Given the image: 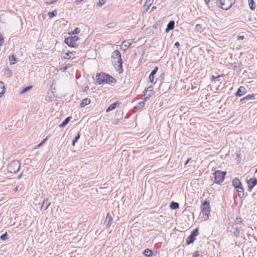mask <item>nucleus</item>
<instances>
[{
	"label": "nucleus",
	"instance_id": "obj_1",
	"mask_svg": "<svg viewBox=\"0 0 257 257\" xmlns=\"http://www.w3.org/2000/svg\"><path fill=\"white\" fill-rule=\"evenodd\" d=\"M112 63L115 68L116 71L119 74L122 73L123 70L122 67V60L119 51L117 50H114L111 55Z\"/></svg>",
	"mask_w": 257,
	"mask_h": 257
},
{
	"label": "nucleus",
	"instance_id": "obj_2",
	"mask_svg": "<svg viewBox=\"0 0 257 257\" xmlns=\"http://www.w3.org/2000/svg\"><path fill=\"white\" fill-rule=\"evenodd\" d=\"M96 81L98 84H109L113 85L116 82L115 78L104 72L96 74Z\"/></svg>",
	"mask_w": 257,
	"mask_h": 257
},
{
	"label": "nucleus",
	"instance_id": "obj_3",
	"mask_svg": "<svg viewBox=\"0 0 257 257\" xmlns=\"http://www.w3.org/2000/svg\"><path fill=\"white\" fill-rule=\"evenodd\" d=\"M236 0H216V6L225 11L229 10L235 3Z\"/></svg>",
	"mask_w": 257,
	"mask_h": 257
},
{
	"label": "nucleus",
	"instance_id": "obj_4",
	"mask_svg": "<svg viewBox=\"0 0 257 257\" xmlns=\"http://www.w3.org/2000/svg\"><path fill=\"white\" fill-rule=\"evenodd\" d=\"M226 172L216 170L212 173L214 177V183L217 184H220L224 180Z\"/></svg>",
	"mask_w": 257,
	"mask_h": 257
},
{
	"label": "nucleus",
	"instance_id": "obj_5",
	"mask_svg": "<svg viewBox=\"0 0 257 257\" xmlns=\"http://www.w3.org/2000/svg\"><path fill=\"white\" fill-rule=\"evenodd\" d=\"M21 163L19 161L14 160L10 163L8 166V172L11 173H16L19 171L21 167Z\"/></svg>",
	"mask_w": 257,
	"mask_h": 257
},
{
	"label": "nucleus",
	"instance_id": "obj_6",
	"mask_svg": "<svg viewBox=\"0 0 257 257\" xmlns=\"http://www.w3.org/2000/svg\"><path fill=\"white\" fill-rule=\"evenodd\" d=\"M79 38L77 36L69 37L65 39L64 42L69 47L76 48L78 45L76 43Z\"/></svg>",
	"mask_w": 257,
	"mask_h": 257
},
{
	"label": "nucleus",
	"instance_id": "obj_7",
	"mask_svg": "<svg viewBox=\"0 0 257 257\" xmlns=\"http://www.w3.org/2000/svg\"><path fill=\"white\" fill-rule=\"evenodd\" d=\"M201 209L203 215L207 218L210 212V206L209 201L205 200L202 203Z\"/></svg>",
	"mask_w": 257,
	"mask_h": 257
},
{
	"label": "nucleus",
	"instance_id": "obj_8",
	"mask_svg": "<svg viewBox=\"0 0 257 257\" xmlns=\"http://www.w3.org/2000/svg\"><path fill=\"white\" fill-rule=\"evenodd\" d=\"M198 235V229L195 228L193 229L190 234L187 237L186 240L187 245H189L193 243L196 239V237Z\"/></svg>",
	"mask_w": 257,
	"mask_h": 257
},
{
	"label": "nucleus",
	"instance_id": "obj_9",
	"mask_svg": "<svg viewBox=\"0 0 257 257\" xmlns=\"http://www.w3.org/2000/svg\"><path fill=\"white\" fill-rule=\"evenodd\" d=\"M247 184V191L251 192L252 188L257 184V179L255 177L250 178L246 181Z\"/></svg>",
	"mask_w": 257,
	"mask_h": 257
},
{
	"label": "nucleus",
	"instance_id": "obj_10",
	"mask_svg": "<svg viewBox=\"0 0 257 257\" xmlns=\"http://www.w3.org/2000/svg\"><path fill=\"white\" fill-rule=\"evenodd\" d=\"M147 92L149 93L147 94V96L144 98V101H146L147 99H149L154 94V92L153 91V86H149L144 90V93H147Z\"/></svg>",
	"mask_w": 257,
	"mask_h": 257
},
{
	"label": "nucleus",
	"instance_id": "obj_11",
	"mask_svg": "<svg viewBox=\"0 0 257 257\" xmlns=\"http://www.w3.org/2000/svg\"><path fill=\"white\" fill-rule=\"evenodd\" d=\"M112 221H113L112 217L111 216V215L109 213H107L106 218H105V221H104V224H106V227L107 228L110 227V226H111V225L112 223Z\"/></svg>",
	"mask_w": 257,
	"mask_h": 257
},
{
	"label": "nucleus",
	"instance_id": "obj_12",
	"mask_svg": "<svg viewBox=\"0 0 257 257\" xmlns=\"http://www.w3.org/2000/svg\"><path fill=\"white\" fill-rule=\"evenodd\" d=\"M121 102L119 101H116L114 103H111L106 109V112H108L115 109L117 107L119 106L121 104Z\"/></svg>",
	"mask_w": 257,
	"mask_h": 257
},
{
	"label": "nucleus",
	"instance_id": "obj_13",
	"mask_svg": "<svg viewBox=\"0 0 257 257\" xmlns=\"http://www.w3.org/2000/svg\"><path fill=\"white\" fill-rule=\"evenodd\" d=\"M256 95L257 94H248L246 96L241 98L240 101L242 103H245L248 100L254 99Z\"/></svg>",
	"mask_w": 257,
	"mask_h": 257
},
{
	"label": "nucleus",
	"instance_id": "obj_14",
	"mask_svg": "<svg viewBox=\"0 0 257 257\" xmlns=\"http://www.w3.org/2000/svg\"><path fill=\"white\" fill-rule=\"evenodd\" d=\"M245 88L243 86H240L236 93H235V95L237 97H241L243 96L244 94H245L246 93V91L245 90Z\"/></svg>",
	"mask_w": 257,
	"mask_h": 257
},
{
	"label": "nucleus",
	"instance_id": "obj_15",
	"mask_svg": "<svg viewBox=\"0 0 257 257\" xmlns=\"http://www.w3.org/2000/svg\"><path fill=\"white\" fill-rule=\"evenodd\" d=\"M235 189L237 192L238 197L239 198H243L244 196V190L242 184H241L240 186L236 187Z\"/></svg>",
	"mask_w": 257,
	"mask_h": 257
},
{
	"label": "nucleus",
	"instance_id": "obj_16",
	"mask_svg": "<svg viewBox=\"0 0 257 257\" xmlns=\"http://www.w3.org/2000/svg\"><path fill=\"white\" fill-rule=\"evenodd\" d=\"M145 106L144 101H140L138 104L134 106L133 109V112L136 113L138 110L142 109Z\"/></svg>",
	"mask_w": 257,
	"mask_h": 257
},
{
	"label": "nucleus",
	"instance_id": "obj_17",
	"mask_svg": "<svg viewBox=\"0 0 257 257\" xmlns=\"http://www.w3.org/2000/svg\"><path fill=\"white\" fill-rule=\"evenodd\" d=\"M175 24L174 21H170L167 25L165 30V32L168 33L170 31L173 30L175 27Z\"/></svg>",
	"mask_w": 257,
	"mask_h": 257
},
{
	"label": "nucleus",
	"instance_id": "obj_18",
	"mask_svg": "<svg viewBox=\"0 0 257 257\" xmlns=\"http://www.w3.org/2000/svg\"><path fill=\"white\" fill-rule=\"evenodd\" d=\"M90 102L91 100L89 98H85L82 100L80 104V107L81 108L84 107L87 105L90 104Z\"/></svg>",
	"mask_w": 257,
	"mask_h": 257
},
{
	"label": "nucleus",
	"instance_id": "obj_19",
	"mask_svg": "<svg viewBox=\"0 0 257 257\" xmlns=\"http://www.w3.org/2000/svg\"><path fill=\"white\" fill-rule=\"evenodd\" d=\"M241 184V183L238 178H235L232 179V185L233 186V187L234 188H235L236 187H237L238 186H240Z\"/></svg>",
	"mask_w": 257,
	"mask_h": 257
},
{
	"label": "nucleus",
	"instance_id": "obj_20",
	"mask_svg": "<svg viewBox=\"0 0 257 257\" xmlns=\"http://www.w3.org/2000/svg\"><path fill=\"white\" fill-rule=\"evenodd\" d=\"M154 0H146L145 4L143 6L144 9L147 12L149 7L151 6L153 3Z\"/></svg>",
	"mask_w": 257,
	"mask_h": 257
},
{
	"label": "nucleus",
	"instance_id": "obj_21",
	"mask_svg": "<svg viewBox=\"0 0 257 257\" xmlns=\"http://www.w3.org/2000/svg\"><path fill=\"white\" fill-rule=\"evenodd\" d=\"M72 118L71 116H68L66 117L59 125L60 127H64L69 122L70 119Z\"/></svg>",
	"mask_w": 257,
	"mask_h": 257
},
{
	"label": "nucleus",
	"instance_id": "obj_22",
	"mask_svg": "<svg viewBox=\"0 0 257 257\" xmlns=\"http://www.w3.org/2000/svg\"><path fill=\"white\" fill-rule=\"evenodd\" d=\"M5 93V86L4 83L2 81H0V98Z\"/></svg>",
	"mask_w": 257,
	"mask_h": 257
},
{
	"label": "nucleus",
	"instance_id": "obj_23",
	"mask_svg": "<svg viewBox=\"0 0 257 257\" xmlns=\"http://www.w3.org/2000/svg\"><path fill=\"white\" fill-rule=\"evenodd\" d=\"M170 208L172 210H175L179 208V204L177 202L172 201L170 204Z\"/></svg>",
	"mask_w": 257,
	"mask_h": 257
},
{
	"label": "nucleus",
	"instance_id": "obj_24",
	"mask_svg": "<svg viewBox=\"0 0 257 257\" xmlns=\"http://www.w3.org/2000/svg\"><path fill=\"white\" fill-rule=\"evenodd\" d=\"M143 254L147 257H151L153 254V251L149 248H146L143 251Z\"/></svg>",
	"mask_w": 257,
	"mask_h": 257
},
{
	"label": "nucleus",
	"instance_id": "obj_25",
	"mask_svg": "<svg viewBox=\"0 0 257 257\" xmlns=\"http://www.w3.org/2000/svg\"><path fill=\"white\" fill-rule=\"evenodd\" d=\"M9 61L11 65L15 64L18 61L15 55H12L9 57Z\"/></svg>",
	"mask_w": 257,
	"mask_h": 257
},
{
	"label": "nucleus",
	"instance_id": "obj_26",
	"mask_svg": "<svg viewBox=\"0 0 257 257\" xmlns=\"http://www.w3.org/2000/svg\"><path fill=\"white\" fill-rule=\"evenodd\" d=\"M248 5L249 7V8L251 10L253 11L255 10L256 8V6L255 4V3L253 0H249L248 1Z\"/></svg>",
	"mask_w": 257,
	"mask_h": 257
},
{
	"label": "nucleus",
	"instance_id": "obj_27",
	"mask_svg": "<svg viewBox=\"0 0 257 257\" xmlns=\"http://www.w3.org/2000/svg\"><path fill=\"white\" fill-rule=\"evenodd\" d=\"M192 257H203V252L201 251L196 250L193 253Z\"/></svg>",
	"mask_w": 257,
	"mask_h": 257
},
{
	"label": "nucleus",
	"instance_id": "obj_28",
	"mask_svg": "<svg viewBox=\"0 0 257 257\" xmlns=\"http://www.w3.org/2000/svg\"><path fill=\"white\" fill-rule=\"evenodd\" d=\"M74 53H75V52L74 51L68 52L65 53V56L64 57V58L67 59H73L74 58V57H72L70 55L74 54Z\"/></svg>",
	"mask_w": 257,
	"mask_h": 257
},
{
	"label": "nucleus",
	"instance_id": "obj_29",
	"mask_svg": "<svg viewBox=\"0 0 257 257\" xmlns=\"http://www.w3.org/2000/svg\"><path fill=\"white\" fill-rule=\"evenodd\" d=\"M81 134L80 132H78L77 135L75 137L74 139L72 141V145L75 146V144L78 142V140L80 138Z\"/></svg>",
	"mask_w": 257,
	"mask_h": 257
},
{
	"label": "nucleus",
	"instance_id": "obj_30",
	"mask_svg": "<svg viewBox=\"0 0 257 257\" xmlns=\"http://www.w3.org/2000/svg\"><path fill=\"white\" fill-rule=\"evenodd\" d=\"M57 14V10H54L51 12H49L48 13V16L50 18H52L55 17Z\"/></svg>",
	"mask_w": 257,
	"mask_h": 257
},
{
	"label": "nucleus",
	"instance_id": "obj_31",
	"mask_svg": "<svg viewBox=\"0 0 257 257\" xmlns=\"http://www.w3.org/2000/svg\"><path fill=\"white\" fill-rule=\"evenodd\" d=\"M32 87H33V86L31 85L26 86V87H25L24 89H23L22 90V91L20 92V94H22L26 93L28 91L31 90L32 88Z\"/></svg>",
	"mask_w": 257,
	"mask_h": 257
},
{
	"label": "nucleus",
	"instance_id": "obj_32",
	"mask_svg": "<svg viewBox=\"0 0 257 257\" xmlns=\"http://www.w3.org/2000/svg\"><path fill=\"white\" fill-rule=\"evenodd\" d=\"M123 120L121 118H116L114 120L113 124L114 125H117L119 123H123Z\"/></svg>",
	"mask_w": 257,
	"mask_h": 257
},
{
	"label": "nucleus",
	"instance_id": "obj_33",
	"mask_svg": "<svg viewBox=\"0 0 257 257\" xmlns=\"http://www.w3.org/2000/svg\"><path fill=\"white\" fill-rule=\"evenodd\" d=\"M80 29L78 27L76 28L72 32L69 33V34L74 35L79 34L80 32Z\"/></svg>",
	"mask_w": 257,
	"mask_h": 257
},
{
	"label": "nucleus",
	"instance_id": "obj_34",
	"mask_svg": "<svg viewBox=\"0 0 257 257\" xmlns=\"http://www.w3.org/2000/svg\"><path fill=\"white\" fill-rule=\"evenodd\" d=\"M0 238L2 240H6L8 239V234L7 232L1 235Z\"/></svg>",
	"mask_w": 257,
	"mask_h": 257
},
{
	"label": "nucleus",
	"instance_id": "obj_35",
	"mask_svg": "<svg viewBox=\"0 0 257 257\" xmlns=\"http://www.w3.org/2000/svg\"><path fill=\"white\" fill-rule=\"evenodd\" d=\"M122 44L126 48V49H128L131 47L132 44L126 41H124L122 42Z\"/></svg>",
	"mask_w": 257,
	"mask_h": 257
},
{
	"label": "nucleus",
	"instance_id": "obj_36",
	"mask_svg": "<svg viewBox=\"0 0 257 257\" xmlns=\"http://www.w3.org/2000/svg\"><path fill=\"white\" fill-rule=\"evenodd\" d=\"M70 66L68 65L67 64L65 65V66H61L59 69L62 71V72L65 71L68 67H69Z\"/></svg>",
	"mask_w": 257,
	"mask_h": 257
},
{
	"label": "nucleus",
	"instance_id": "obj_37",
	"mask_svg": "<svg viewBox=\"0 0 257 257\" xmlns=\"http://www.w3.org/2000/svg\"><path fill=\"white\" fill-rule=\"evenodd\" d=\"M116 26V24L114 22L109 23L106 25V27L108 29L114 28Z\"/></svg>",
	"mask_w": 257,
	"mask_h": 257
},
{
	"label": "nucleus",
	"instance_id": "obj_38",
	"mask_svg": "<svg viewBox=\"0 0 257 257\" xmlns=\"http://www.w3.org/2000/svg\"><path fill=\"white\" fill-rule=\"evenodd\" d=\"M154 76L155 75L150 74L149 76V80H150V82L153 83H154L155 84L156 82H154Z\"/></svg>",
	"mask_w": 257,
	"mask_h": 257
},
{
	"label": "nucleus",
	"instance_id": "obj_39",
	"mask_svg": "<svg viewBox=\"0 0 257 257\" xmlns=\"http://www.w3.org/2000/svg\"><path fill=\"white\" fill-rule=\"evenodd\" d=\"M106 0H99L98 1V3H97V5L100 7L101 6H102L105 3Z\"/></svg>",
	"mask_w": 257,
	"mask_h": 257
},
{
	"label": "nucleus",
	"instance_id": "obj_40",
	"mask_svg": "<svg viewBox=\"0 0 257 257\" xmlns=\"http://www.w3.org/2000/svg\"><path fill=\"white\" fill-rule=\"evenodd\" d=\"M49 200V199L48 198H45L42 202V204L41 206V209H42L44 207V205H45V203H47L48 201Z\"/></svg>",
	"mask_w": 257,
	"mask_h": 257
},
{
	"label": "nucleus",
	"instance_id": "obj_41",
	"mask_svg": "<svg viewBox=\"0 0 257 257\" xmlns=\"http://www.w3.org/2000/svg\"><path fill=\"white\" fill-rule=\"evenodd\" d=\"M158 70V67L156 66L154 67V69L152 71V72H151L150 74L155 75L156 74Z\"/></svg>",
	"mask_w": 257,
	"mask_h": 257
},
{
	"label": "nucleus",
	"instance_id": "obj_42",
	"mask_svg": "<svg viewBox=\"0 0 257 257\" xmlns=\"http://www.w3.org/2000/svg\"><path fill=\"white\" fill-rule=\"evenodd\" d=\"M57 0H53V1H51L50 2H46L45 3L47 5H52V4H56L57 3Z\"/></svg>",
	"mask_w": 257,
	"mask_h": 257
},
{
	"label": "nucleus",
	"instance_id": "obj_43",
	"mask_svg": "<svg viewBox=\"0 0 257 257\" xmlns=\"http://www.w3.org/2000/svg\"><path fill=\"white\" fill-rule=\"evenodd\" d=\"M4 39L1 33H0V47L4 43Z\"/></svg>",
	"mask_w": 257,
	"mask_h": 257
},
{
	"label": "nucleus",
	"instance_id": "obj_44",
	"mask_svg": "<svg viewBox=\"0 0 257 257\" xmlns=\"http://www.w3.org/2000/svg\"><path fill=\"white\" fill-rule=\"evenodd\" d=\"M220 76H221L220 75H218L217 76H214L212 75L210 79L211 82H212L214 81L217 78L220 77Z\"/></svg>",
	"mask_w": 257,
	"mask_h": 257
},
{
	"label": "nucleus",
	"instance_id": "obj_45",
	"mask_svg": "<svg viewBox=\"0 0 257 257\" xmlns=\"http://www.w3.org/2000/svg\"><path fill=\"white\" fill-rule=\"evenodd\" d=\"M48 137H46L45 139H44L39 145L37 146V148L40 147L42 145H43L46 141L47 140Z\"/></svg>",
	"mask_w": 257,
	"mask_h": 257
},
{
	"label": "nucleus",
	"instance_id": "obj_46",
	"mask_svg": "<svg viewBox=\"0 0 257 257\" xmlns=\"http://www.w3.org/2000/svg\"><path fill=\"white\" fill-rule=\"evenodd\" d=\"M242 219L240 217H237L235 219V223L237 224H240L242 222Z\"/></svg>",
	"mask_w": 257,
	"mask_h": 257
},
{
	"label": "nucleus",
	"instance_id": "obj_47",
	"mask_svg": "<svg viewBox=\"0 0 257 257\" xmlns=\"http://www.w3.org/2000/svg\"><path fill=\"white\" fill-rule=\"evenodd\" d=\"M202 28V26L200 24H197L195 26V29L197 31H200Z\"/></svg>",
	"mask_w": 257,
	"mask_h": 257
},
{
	"label": "nucleus",
	"instance_id": "obj_48",
	"mask_svg": "<svg viewBox=\"0 0 257 257\" xmlns=\"http://www.w3.org/2000/svg\"><path fill=\"white\" fill-rule=\"evenodd\" d=\"M175 46L177 48L178 50H179V47H180V43L178 42H175L174 44Z\"/></svg>",
	"mask_w": 257,
	"mask_h": 257
},
{
	"label": "nucleus",
	"instance_id": "obj_49",
	"mask_svg": "<svg viewBox=\"0 0 257 257\" xmlns=\"http://www.w3.org/2000/svg\"><path fill=\"white\" fill-rule=\"evenodd\" d=\"M244 38V37L243 36H237V40H242Z\"/></svg>",
	"mask_w": 257,
	"mask_h": 257
},
{
	"label": "nucleus",
	"instance_id": "obj_50",
	"mask_svg": "<svg viewBox=\"0 0 257 257\" xmlns=\"http://www.w3.org/2000/svg\"><path fill=\"white\" fill-rule=\"evenodd\" d=\"M51 204V202H49L47 203V204L44 207V209L46 210H47L48 207H49V206Z\"/></svg>",
	"mask_w": 257,
	"mask_h": 257
},
{
	"label": "nucleus",
	"instance_id": "obj_51",
	"mask_svg": "<svg viewBox=\"0 0 257 257\" xmlns=\"http://www.w3.org/2000/svg\"><path fill=\"white\" fill-rule=\"evenodd\" d=\"M89 89V87L88 86H86L84 89H83V92H86Z\"/></svg>",
	"mask_w": 257,
	"mask_h": 257
},
{
	"label": "nucleus",
	"instance_id": "obj_52",
	"mask_svg": "<svg viewBox=\"0 0 257 257\" xmlns=\"http://www.w3.org/2000/svg\"><path fill=\"white\" fill-rule=\"evenodd\" d=\"M191 158H188L187 161L185 162V163H184V165L186 166L188 164V163L190 162V161L191 160Z\"/></svg>",
	"mask_w": 257,
	"mask_h": 257
},
{
	"label": "nucleus",
	"instance_id": "obj_53",
	"mask_svg": "<svg viewBox=\"0 0 257 257\" xmlns=\"http://www.w3.org/2000/svg\"><path fill=\"white\" fill-rule=\"evenodd\" d=\"M22 176H23V173H21V174L18 176V179H21V178H22Z\"/></svg>",
	"mask_w": 257,
	"mask_h": 257
},
{
	"label": "nucleus",
	"instance_id": "obj_54",
	"mask_svg": "<svg viewBox=\"0 0 257 257\" xmlns=\"http://www.w3.org/2000/svg\"><path fill=\"white\" fill-rule=\"evenodd\" d=\"M235 233H236L237 235H238L239 233V230L236 228L235 231Z\"/></svg>",
	"mask_w": 257,
	"mask_h": 257
},
{
	"label": "nucleus",
	"instance_id": "obj_55",
	"mask_svg": "<svg viewBox=\"0 0 257 257\" xmlns=\"http://www.w3.org/2000/svg\"><path fill=\"white\" fill-rule=\"evenodd\" d=\"M82 1H80V0H76L75 1V3L77 4H78L79 3H80Z\"/></svg>",
	"mask_w": 257,
	"mask_h": 257
},
{
	"label": "nucleus",
	"instance_id": "obj_56",
	"mask_svg": "<svg viewBox=\"0 0 257 257\" xmlns=\"http://www.w3.org/2000/svg\"><path fill=\"white\" fill-rule=\"evenodd\" d=\"M164 74H161L160 77L161 78V79H163L164 78Z\"/></svg>",
	"mask_w": 257,
	"mask_h": 257
},
{
	"label": "nucleus",
	"instance_id": "obj_57",
	"mask_svg": "<svg viewBox=\"0 0 257 257\" xmlns=\"http://www.w3.org/2000/svg\"><path fill=\"white\" fill-rule=\"evenodd\" d=\"M18 190H19V189H18V186H17V187H16L14 189V191H15V192L18 191Z\"/></svg>",
	"mask_w": 257,
	"mask_h": 257
},
{
	"label": "nucleus",
	"instance_id": "obj_58",
	"mask_svg": "<svg viewBox=\"0 0 257 257\" xmlns=\"http://www.w3.org/2000/svg\"><path fill=\"white\" fill-rule=\"evenodd\" d=\"M156 9V7L154 6L152 8V11H154V10Z\"/></svg>",
	"mask_w": 257,
	"mask_h": 257
},
{
	"label": "nucleus",
	"instance_id": "obj_59",
	"mask_svg": "<svg viewBox=\"0 0 257 257\" xmlns=\"http://www.w3.org/2000/svg\"><path fill=\"white\" fill-rule=\"evenodd\" d=\"M237 69V66H236V65H234V66H233V70H235V69Z\"/></svg>",
	"mask_w": 257,
	"mask_h": 257
},
{
	"label": "nucleus",
	"instance_id": "obj_60",
	"mask_svg": "<svg viewBox=\"0 0 257 257\" xmlns=\"http://www.w3.org/2000/svg\"><path fill=\"white\" fill-rule=\"evenodd\" d=\"M209 1H210V0H204V1H205V2L206 4H207L209 3Z\"/></svg>",
	"mask_w": 257,
	"mask_h": 257
},
{
	"label": "nucleus",
	"instance_id": "obj_61",
	"mask_svg": "<svg viewBox=\"0 0 257 257\" xmlns=\"http://www.w3.org/2000/svg\"><path fill=\"white\" fill-rule=\"evenodd\" d=\"M255 172H257V169L256 170V171Z\"/></svg>",
	"mask_w": 257,
	"mask_h": 257
},
{
	"label": "nucleus",
	"instance_id": "obj_62",
	"mask_svg": "<svg viewBox=\"0 0 257 257\" xmlns=\"http://www.w3.org/2000/svg\"><path fill=\"white\" fill-rule=\"evenodd\" d=\"M210 257H212V256H210Z\"/></svg>",
	"mask_w": 257,
	"mask_h": 257
}]
</instances>
